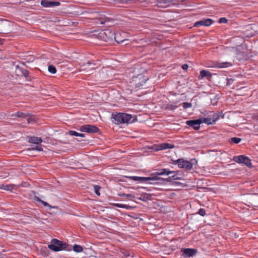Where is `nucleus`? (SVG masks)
I'll return each instance as SVG.
<instances>
[{"instance_id": "32", "label": "nucleus", "mask_w": 258, "mask_h": 258, "mask_svg": "<svg viewBox=\"0 0 258 258\" xmlns=\"http://www.w3.org/2000/svg\"><path fill=\"white\" fill-rule=\"evenodd\" d=\"M93 188H94V191L95 192V193L97 196H100V193L99 192V190L100 189V187L99 185H94Z\"/></svg>"}, {"instance_id": "46", "label": "nucleus", "mask_w": 258, "mask_h": 258, "mask_svg": "<svg viewBox=\"0 0 258 258\" xmlns=\"http://www.w3.org/2000/svg\"><path fill=\"white\" fill-rule=\"evenodd\" d=\"M100 23H101V24H103L104 23V22H103V21H101V22H100Z\"/></svg>"}, {"instance_id": "1", "label": "nucleus", "mask_w": 258, "mask_h": 258, "mask_svg": "<svg viewBox=\"0 0 258 258\" xmlns=\"http://www.w3.org/2000/svg\"><path fill=\"white\" fill-rule=\"evenodd\" d=\"M176 173L175 171H170L168 169L162 168L158 170V171L153 173L149 177H140L136 176H126V178L133 180L135 181H138L140 182H149L150 184H156V182H151V181H156L163 178L158 177L159 175H168L170 174Z\"/></svg>"}, {"instance_id": "26", "label": "nucleus", "mask_w": 258, "mask_h": 258, "mask_svg": "<svg viewBox=\"0 0 258 258\" xmlns=\"http://www.w3.org/2000/svg\"><path fill=\"white\" fill-rule=\"evenodd\" d=\"M28 150H30V151L37 150L38 151H42L43 148H42V145L41 144H40V145H37V146H36L35 147H32L31 148H28Z\"/></svg>"}, {"instance_id": "20", "label": "nucleus", "mask_w": 258, "mask_h": 258, "mask_svg": "<svg viewBox=\"0 0 258 258\" xmlns=\"http://www.w3.org/2000/svg\"><path fill=\"white\" fill-rule=\"evenodd\" d=\"M68 134L72 136H76V137H84L85 135L81 133H79L74 131H70L68 132Z\"/></svg>"}, {"instance_id": "16", "label": "nucleus", "mask_w": 258, "mask_h": 258, "mask_svg": "<svg viewBox=\"0 0 258 258\" xmlns=\"http://www.w3.org/2000/svg\"><path fill=\"white\" fill-rule=\"evenodd\" d=\"M174 145L173 144H169L167 143H163L159 144L158 146L157 150H165L168 149H173L174 148Z\"/></svg>"}, {"instance_id": "38", "label": "nucleus", "mask_w": 258, "mask_h": 258, "mask_svg": "<svg viewBox=\"0 0 258 258\" xmlns=\"http://www.w3.org/2000/svg\"><path fill=\"white\" fill-rule=\"evenodd\" d=\"M35 121V118L33 116H29L27 118V121L28 123H31Z\"/></svg>"}, {"instance_id": "21", "label": "nucleus", "mask_w": 258, "mask_h": 258, "mask_svg": "<svg viewBox=\"0 0 258 258\" xmlns=\"http://www.w3.org/2000/svg\"><path fill=\"white\" fill-rule=\"evenodd\" d=\"M1 188L6 190L12 191L14 189V185L3 184L1 186Z\"/></svg>"}, {"instance_id": "27", "label": "nucleus", "mask_w": 258, "mask_h": 258, "mask_svg": "<svg viewBox=\"0 0 258 258\" xmlns=\"http://www.w3.org/2000/svg\"><path fill=\"white\" fill-rule=\"evenodd\" d=\"M73 250L75 252H80L83 251V248L81 246H80L79 245L75 244L73 246Z\"/></svg>"}, {"instance_id": "40", "label": "nucleus", "mask_w": 258, "mask_h": 258, "mask_svg": "<svg viewBox=\"0 0 258 258\" xmlns=\"http://www.w3.org/2000/svg\"><path fill=\"white\" fill-rule=\"evenodd\" d=\"M219 23H225L227 22V20L225 18H221L219 20Z\"/></svg>"}, {"instance_id": "6", "label": "nucleus", "mask_w": 258, "mask_h": 258, "mask_svg": "<svg viewBox=\"0 0 258 258\" xmlns=\"http://www.w3.org/2000/svg\"><path fill=\"white\" fill-rule=\"evenodd\" d=\"M132 80V82L135 83L136 87L143 86L147 81V80L144 78L142 74L139 75L138 76L133 77Z\"/></svg>"}, {"instance_id": "5", "label": "nucleus", "mask_w": 258, "mask_h": 258, "mask_svg": "<svg viewBox=\"0 0 258 258\" xmlns=\"http://www.w3.org/2000/svg\"><path fill=\"white\" fill-rule=\"evenodd\" d=\"M233 160L240 164H244L246 166L249 167L251 165L250 160L248 157L244 155L236 156L233 157Z\"/></svg>"}, {"instance_id": "7", "label": "nucleus", "mask_w": 258, "mask_h": 258, "mask_svg": "<svg viewBox=\"0 0 258 258\" xmlns=\"http://www.w3.org/2000/svg\"><path fill=\"white\" fill-rule=\"evenodd\" d=\"M233 66V63L229 61L222 62L220 60L213 62L212 64L209 66L208 67L216 68H227Z\"/></svg>"}, {"instance_id": "4", "label": "nucleus", "mask_w": 258, "mask_h": 258, "mask_svg": "<svg viewBox=\"0 0 258 258\" xmlns=\"http://www.w3.org/2000/svg\"><path fill=\"white\" fill-rule=\"evenodd\" d=\"M48 247L52 251H59L66 248V244L57 239L51 240V243L48 245Z\"/></svg>"}, {"instance_id": "19", "label": "nucleus", "mask_w": 258, "mask_h": 258, "mask_svg": "<svg viewBox=\"0 0 258 258\" xmlns=\"http://www.w3.org/2000/svg\"><path fill=\"white\" fill-rule=\"evenodd\" d=\"M200 120L202 121V123H205L207 124H214L213 122L212 121V118L211 117H204V118H200Z\"/></svg>"}, {"instance_id": "2", "label": "nucleus", "mask_w": 258, "mask_h": 258, "mask_svg": "<svg viewBox=\"0 0 258 258\" xmlns=\"http://www.w3.org/2000/svg\"><path fill=\"white\" fill-rule=\"evenodd\" d=\"M132 118V115L125 113L119 112L112 114V121L116 124L128 123Z\"/></svg>"}, {"instance_id": "44", "label": "nucleus", "mask_w": 258, "mask_h": 258, "mask_svg": "<svg viewBox=\"0 0 258 258\" xmlns=\"http://www.w3.org/2000/svg\"><path fill=\"white\" fill-rule=\"evenodd\" d=\"M4 39L0 38V44H3L4 42Z\"/></svg>"}, {"instance_id": "17", "label": "nucleus", "mask_w": 258, "mask_h": 258, "mask_svg": "<svg viewBox=\"0 0 258 258\" xmlns=\"http://www.w3.org/2000/svg\"><path fill=\"white\" fill-rule=\"evenodd\" d=\"M28 142L30 143L40 145L42 142V140L41 138L33 136L29 138Z\"/></svg>"}, {"instance_id": "30", "label": "nucleus", "mask_w": 258, "mask_h": 258, "mask_svg": "<svg viewBox=\"0 0 258 258\" xmlns=\"http://www.w3.org/2000/svg\"><path fill=\"white\" fill-rule=\"evenodd\" d=\"M211 118H212V121L215 123L216 121L219 119V115L216 113H214L212 114Z\"/></svg>"}, {"instance_id": "36", "label": "nucleus", "mask_w": 258, "mask_h": 258, "mask_svg": "<svg viewBox=\"0 0 258 258\" xmlns=\"http://www.w3.org/2000/svg\"><path fill=\"white\" fill-rule=\"evenodd\" d=\"M198 214L202 216H204L206 215V211L204 209L201 208L199 210Z\"/></svg>"}, {"instance_id": "37", "label": "nucleus", "mask_w": 258, "mask_h": 258, "mask_svg": "<svg viewBox=\"0 0 258 258\" xmlns=\"http://www.w3.org/2000/svg\"><path fill=\"white\" fill-rule=\"evenodd\" d=\"M134 0H120V3L122 4H126L132 3Z\"/></svg>"}, {"instance_id": "15", "label": "nucleus", "mask_w": 258, "mask_h": 258, "mask_svg": "<svg viewBox=\"0 0 258 258\" xmlns=\"http://www.w3.org/2000/svg\"><path fill=\"white\" fill-rule=\"evenodd\" d=\"M96 65V63L95 62H91L90 61H88L86 64H82L81 66L80 71H84L87 69L94 70L97 68L94 67Z\"/></svg>"}, {"instance_id": "33", "label": "nucleus", "mask_w": 258, "mask_h": 258, "mask_svg": "<svg viewBox=\"0 0 258 258\" xmlns=\"http://www.w3.org/2000/svg\"><path fill=\"white\" fill-rule=\"evenodd\" d=\"M177 107V106L174 104H168L166 106V109L171 111L175 110Z\"/></svg>"}, {"instance_id": "12", "label": "nucleus", "mask_w": 258, "mask_h": 258, "mask_svg": "<svg viewBox=\"0 0 258 258\" xmlns=\"http://www.w3.org/2000/svg\"><path fill=\"white\" fill-rule=\"evenodd\" d=\"M60 3L59 2H52L48 0H42L41 5L45 8L55 7L59 6Z\"/></svg>"}, {"instance_id": "31", "label": "nucleus", "mask_w": 258, "mask_h": 258, "mask_svg": "<svg viewBox=\"0 0 258 258\" xmlns=\"http://www.w3.org/2000/svg\"><path fill=\"white\" fill-rule=\"evenodd\" d=\"M174 175H172L170 177H169L167 179H163V181H170L172 179L175 180L177 179L178 178L177 177V174L174 173Z\"/></svg>"}, {"instance_id": "28", "label": "nucleus", "mask_w": 258, "mask_h": 258, "mask_svg": "<svg viewBox=\"0 0 258 258\" xmlns=\"http://www.w3.org/2000/svg\"><path fill=\"white\" fill-rule=\"evenodd\" d=\"M13 116L18 117H22V118H25L27 117L28 115L22 112H17V113H15Z\"/></svg>"}, {"instance_id": "45", "label": "nucleus", "mask_w": 258, "mask_h": 258, "mask_svg": "<svg viewBox=\"0 0 258 258\" xmlns=\"http://www.w3.org/2000/svg\"><path fill=\"white\" fill-rule=\"evenodd\" d=\"M4 22H6L7 23V21L5 20H3L2 21H0V24H3Z\"/></svg>"}, {"instance_id": "42", "label": "nucleus", "mask_w": 258, "mask_h": 258, "mask_svg": "<svg viewBox=\"0 0 258 258\" xmlns=\"http://www.w3.org/2000/svg\"><path fill=\"white\" fill-rule=\"evenodd\" d=\"M188 68V66L187 64H184L182 66V68L183 70H187Z\"/></svg>"}, {"instance_id": "14", "label": "nucleus", "mask_w": 258, "mask_h": 258, "mask_svg": "<svg viewBox=\"0 0 258 258\" xmlns=\"http://www.w3.org/2000/svg\"><path fill=\"white\" fill-rule=\"evenodd\" d=\"M172 0H157L153 6H157L159 8H166L169 6Z\"/></svg>"}, {"instance_id": "29", "label": "nucleus", "mask_w": 258, "mask_h": 258, "mask_svg": "<svg viewBox=\"0 0 258 258\" xmlns=\"http://www.w3.org/2000/svg\"><path fill=\"white\" fill-rule=\"evenodd\" d=\"M48 70L49 73L54 74L56 73V69L53 65H49L48 67Z\"/></svg>"}, {"instance_id": "24", "label": "nucleus", "mask_w": 258, "mask_h": 258, "mask_svg": "<svg viewBox=\"0 0 258 258\" xmlns=\"http://www.w3.org/2000/svg\"><path fill=\"white\" fill-rule=\"evenodd\" d=\"M114 206L117 208H124V209H127V210L132 209L131 206L128 205H125V204H121L116 203V204H114Z\"/></svg>"}, {"instance_id": "35", "label": "nucleus", "mask_w": 258, "mask_h": 258, "mask_svg": "<svg viewBox=\"0 0 258 258\" xmlns=\"http://www.w3.org/2000/svg\"><path fill=\"white\" fill-rule=\"evenodd\" d=\"M183 107L184 109H187L188 108H190L192 106V104L191 103L188 102H184L183 103Z\"/></svg>"}, {"instance_id": "34", "label": "nucleus", "mask_w": 258, "mask_h": 258, "mask_svg": "<svg viewBox=\"0 0 258 258\" xmlns=\"http://www.w3.org/2000/svg\"><path fill=\"white\" fill-rule=\"evenodd\" d=\"M149 194H142V195L141 196L140 199L143 200V201H145L149 199Z\"/></svg>"}, {"instance_id": "13", "label": "nucleus", "mask_w": 258, "mask_h": 258, "mask_svg": "<svg viewBox=\"0 0 258 258\" xmlns=\"http://www.w3.org/2000/svg\"><path fill=\"white\" fill-rule=\"evenodd\" d=\"M213 22V21L211 19H203L202 20L197 21L195 23V27H199L201 26H209Z\"/></svg>"}, {"instance_id": "23", "label": "nucleus", "mask_w": 258, "mask_h": 258, "mask_svg": "<svg viewBox=\"0 0 258 258\" xmlns=\"http://www.w3.org/2000/svg\"><path fill=\"white\" fill-rule=\"evenodd\" d=\"M241 141V139L240 138L233 137L229 139V142L230 144H238Z\"/></svg>"}, {"instance_id": "3", "label": "nucleus", "mask_w": 258, "mask_h": 258, "mask_svg": "<svg viewBox=\"0 0 258 258\" xmlns=\"http://www.w3.org/2000/svg\"><path fill=\"white\" fill-rule=\"evenodd\" d=\"M194 162H197L196 159H192L190 161H187L183 158H180L174 161L173 164H177L178 167L180 168L189 170L192 168Z\"/></svg>"}, {"instance_id": "22", "label": "nucleus", "mask_w": 258, "mask_h": 258, "mask_svg": "<svg viewBox=\"0 0 258 258\" xmlns=\"http://www.w3.org/2000/svg\"><path fill=\"white\" fill-rule=\"evenodd\" d=\"M120 36V33H116L115 34H114V38L115 39V41L118 43H122L124 41L126 40L125 39H121V38H119Z\"/></svg>"}, {"instance_id": "9", "label": "nucleus", "mask_w": 258, "mask_h": 258, "mask_svg": "<svg viewBox=\"0 0 258 258\" xmlns=\"http://www.w3.org/2000/svg\"><path fill=\"white\" fill-rule=\"evenodd\" d=\"M181 251L182 252L180 255L181 258H189L197 253V250L192 248H182Z\"/></svg>"}, {"instance_id": "18", "label": "nucleus", "mask_w": 258, "mask_h": 258, "mask_svg": "<svg viewBox=\"0 0 258 258\" xmlns=\"http://www.w3.org/2000/svg\"><path fill=\"white\" fill-rule=\"evenodd\" d=\"M200 76L202 78L206 77L211 78L212 76V74L210 72L204 70L200 72Z\"/></svg>"}, {"instance_id": "10", "label": "nucleus", "mask_w": 258, "mask_h": 258, "mask_svg": "<svg viewBox=\"0 0 258 258\" xmlns=\"http://www.w3.org/2000/svg\"><path fill=\"white\" fill-rule=\"evenodd\" d=\"M114 33L110 30H106L100 33V37L103 38L105 41L111 39L114 36Z\"/></svg>"}, {"instance_id": "8", "label": "nucleus", "mask_w": 258, "mask_h": 258, "mask_svg": "<svg viewBox=\"0 0 258 258\" xmlns=\"http://www.w3.org/2000/svg\"><path fill=\"white\" fill-rule=\"evenodd\" d=\"M80 130L82 132L88 133H95L99 131V128L95 125L86 124L80 127Z\"/></svg>"}, {"instance_id": "43", "label": "nucleus", "mask_w": 258, "mask_h": 258, "mask_svg": "<svg viewBox=\"0 0 258 258\" xmlns=\"http://www.w3.org/2000/svg\"><path fill=\"white\" fill-rule=\"evenodd\" d=\"M124 256L126 257H128L130 256V254L128 252H125V253H124Z\"/></svg>"}, {"instance_id": "41", "label": "nucleus", "mask_w": 258, "mask_h": 258, "mask_svg": "<svg viewBox=\"0 0 258 258\" xmlns=\"http://www.w3.org/2000/svg\"><path fill=\"white\" fill-rule=\"evenodd\" d=\"M122 197H124L127 198H133V196L132 194H123L122 195H120Z\"/></svg>"}, {"instance_id": "39", "label": "nucleus", "mask_w": 258, "mask_h": 258, "mask_svg": "<svg viewBox=\"0 0 258 258\" xmlns=\"http://www.w3.org/2000/svg\"><path fill=\"white\" fill-rule=\"evenodd\" d=\"M37 201L40 202H41L45 207H46V206L50 207V205L47 203L40 200L39 198H38V200Z\"/></svg>"}, {"instance_id": "11", "label": "nucleus", "mask_w": 258, "mask_h": 258, "mask_svg": "<svg viewBox=\"0 0 258 258\" xmlns=\"http://www.w3.org/2000/svg\"><path fill=\"white\" fill-rule=\"evenodd\" d=\"M202 123V121L200 119L196 120H187L186 124L189 126L192 127L195 130H198L200 128V124Z\"/></svg>"}, {"instance_id": "25", "label": "nucleus", "mask_w": 258, "mask_h": 258, "mask_svg": "<svg viewBox=\"0 0 258 258\" xmlns=\"http://www.w3.org/2000/svg\"><path fill=\"white\" fill-rule=\"evenodd\" d=\"M18 69L19 70V72L26 78L28 77L29 76V71L25 69L24 68H18Z\"/></svg>"}]
</instances>
